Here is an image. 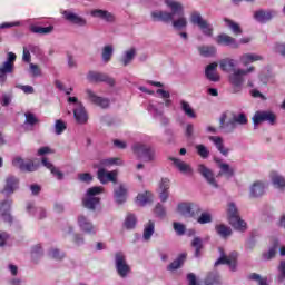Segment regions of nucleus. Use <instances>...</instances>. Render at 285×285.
I'll use <instances>...</instances> for the list:
<instances>
[{"mask_svg":"<svg viewBox=\"0 0 285 285\" xmlns=\"http://www.w3.org/2000/svg\"><path fill=\"white\" fill-rule=\"evenodd\" d=\"M167 8L171 12L155 10L150 12L151 21H161L163 23H171L174 30H186L188 28V19L184 14V4L175 0H165Z\"/></svg>","mask_w":285,"mask_h":285,"instance_id":"nucleus-1","label":"nucleus"},{"mask_svg":"<svg viewBox=\"0 0 285 285\" xmlns=\"http://www.w3.org/2000/svg\"><path fill=\"white\" fill-rule=\"evenodd\" d=\"M228 114H222L219 118V130L223 135H233L235 130H237V126H247L248 125V117L244 112L230 114V118L228 120Z\"/></svg>","mask_w":285,"mask_h":285,"instance_id":"nucleus-2","label":"nucleus"},{"mask_svg":"<svg viewBox=\"0 0 285 285\" xmlns=\"http://www.w3.org/2000/svg\"><path fill=\"white\" fill-rule=\"evenodd\" d=\"M227 217L230 226L239 233H246L248 225L239 217V209L235 203H228L227 205Z\"/></svg>","mask_w":285,"mask_h":285,"instance_id":"nucleus-3","label":"nucleus"},{"mask_svg":"<svg viewBox=\"0 0 285 285\" xmlns=\"http://www.w3.org/2000/svg\"><path fill=\"white\" fill-rule=\"evenodd\" d=\"M104 193V187L95 186L87 189L86 196L82 198V205L87 210H97V206L101 204V198L98 195Z\"/></svg>","mask_w":285,"mask_h":285,"instance_id":"nucleus-4","label":"nucleus"},{"mask_svg":"<svg viewBox=\"0 0 285 285\" xmlns=\"http://www.w3.org/2000/svg\"><path fill=\"white\" fill-rule=\"evenodd\" d=\"M253 72H255V67L250 66L247 69L237 68L229 75L228 81L230 86H233L234 92H239V90H242V87L244 86V81H246L244 77Z\"/></svg>","mask_w":285,"mask_h":285,"instance_id":"nucleus-5","label":"nucleus"},{"mask_svg":"<svg viewBox=\"0 0 285 285\" xmlns=\"http://www.w3.org/2000/svg\"><path fill=\"white\" fill-rule=\"evenodd\" d=\"M189 21L191 26H197V28H199V30L205 37H213V32H214L213 24H210L208 20L204 19V17L202 16V12L191 11L189 16Z\"/></svg>","mask_w":285,"mask_h":285,"instance_id":"nucleus-6","label":"nucleus"},{"mask_svg":"<svg viewBox=\"0 0 285 285\" xmlns=\"http://www.w3.org/2000/svg\"><path fill=\"white\" fill-rule=\"evenodd\" d=\"M219 258L214 263V266L226 265L229 267L232 273H237V259L239 257V253L236 250L230 252L228 255L224 252V248L219 247Z\"/></svg>","mask_w":285,"mask_h":285,"instance_id":"nucleus-7","label":"nucleus"},{"mask_svg":"<svg viewBox=\"0 0 285 285\" xmlns=\"http://www.w3.org/2000/svg\"><path fill=\"white\" fill-rule=\"evenodd\" d=\"M131 150L134 155H137L140 159H144V161L150 163L155 161L157 159V155L155 154V149L150 147V145L136 142L131 147Z\"/></svg>","mask_w":285,"mask_h":285,"instance_id":"nucleus-8","label":"nucleus"},{"mask_svg":"<svg viewBox=\"0 0 285 285\" xmlns=\"http://www.w3.org/2000/svg\"><path fill=\"white\" fill-rule=\"evenodd\" d=\"M68 104H71L73 107V117L76 121L80 125L88 124V111L83 102L79 101L78 97H69Z\"/></svg>","mask_w":285,"mask_h":285,"instance_id":"nucleus-9","label":"nucleus"},{"mask_svg":"<svg viewBox=\"0 0 285 285\" xmlns=\"http://www.w3.org/2000/svg\"><path fill=\"white\" fill-rule=\"evenodd\" d=\"M115 266L117 274L122 279H126L128 275H130V265H128V262L126 261V255L121 252H117L115 254Z\"/></svg>","mask_w":285,"mask_h":285,"instance_id":"nucleus-10","label":"nucleus"},{"mask_svg":"<svg viewBox=\"0 0 285 285\" xmlns=\"http://www.w3.org/2000/svg\"><path fill=\"white\" fill-rule=\"evenodd\" d=\"M252 121H253L255 128H257V126H259V124H264V121H267V124H269V126H275V124L277 121V116L273 111L258 110L254 114Z\"/></svg>","mask_w":285,"mask_h":285,"instance_id":"nucleus-11","label":"nucleus"},{"mask_svg":"<svg viewBox=\"0 0 285 285\" xmlns=\"http://www.w3.org/2000/svg\"><path fill=\"white\" fill-rule=\"evenodd\" d=\"M95 168H98L97 177L100 184H108V181H112V184H117V171H108L105 166H101L99 163L95 165Z\"/></svg>","mask_w":285,"mask_h":285,"instance_id":"nucleus-12","label":"nucleus"},{"mask_svg":"<svg viewBox=\"0 0 285 285\" xmlns=\"http://www.w3.org/2000/svg\"><path fill=\"white\" fill-rule=\"evenodd\" d=\"M87 79L90 83H107L111 88L115 86V79L102 72L89 71Z\"/></svg>","mask_w":285,"mask_h":285,"instance_id":"nucleus-13","label":"nucleus"},{"mask_svg":"<svg viewBox=\"0 0 285 285\" xmlns=\"http://www.w3.org/2000/svg\"><path fill=\"white\" fill-rule=\"evenodd\" d=\"M17 190H19V178L14 175L7 176L4 180V187L1 190V194L8 197L10 195H13Z\"/></svg>","mask_w":285,"mask_h":285,"instance_id":"nucleus-14","label":"nucleus"},{"mask_svg":"<svg viewBox=\"0 0 285 285\" xmlns=\"http://www.w3.org/2000/svg\"><path fill=\"white\" fill-rule=\"evenodd\" d=\"M197 171L204 179L212 186V188H219V184H217V179H215V174L213 173V169L206 167V165L200 164L197 167Z\"/></svg>","mask_w":285,"mask_h":285,"instance_id":"nucleus-15","label":"nucleus"},{"mask_svg":"<svg viewBox=\"0 0 285 285\" xmlns=\"http://www.w3.org/2000/svg\"><path fill=\"white\" fill-rule=\"evenodd\" d=\"M214 161L219 168L218 177H227V179L235 177V169L228 163H224L219 157H215Z\"/></svg>","mask_w":285,"mask_h":285,"instance_id":"nucleus-16","label":"nucleus"},{"mask_svg":"<svg viewBox=\"0 0 285 285\" xmlns=\"http://www.w3.org/2000/svg\"><path fill=\"white\" fill-rule=\"evenodd\" d=\"M78 226L87 235H97V226L92 224L85 215L78 216Z\"/></svg>","mask_w":285,"mask_h":285,"instance_id":"nucleus-17","label":"nucleus"},{"mask_svg":"<svg viewBox=\"0 0 285 285\" xmlns=\"http://www.w3.org/2000/svg\"><path fill=\"white\" fill-rule=\"evenodd\" d=\"M87 99L95 104V106H99V108H108L110 106V100L108 98L99 97L91 89H86Z\"/></svg>","mask_w":285,"mask_h":285,"instance_id":"nucleus-18","label":"nucleus"},{"mask_svg":"<svg viewBox=\"0 0 285 285\" xmlns=\"http://www.w3.org/2000/svg\"><path fill=\"white\" fill-rule=\"evenodd\" d=\"M62 14L65 19L70 21V23H73V26H78L79 28H86V26H88V20L75 12L66 10Z\"/></svg>","mask_w":285,"mask_h":285,"instance_id":"nucleus-19","label":"nucleus"},{"mask_svg":"<svg viewBox=\"0 0 285 285\" xmlns=\"http://www.w3.org/2000/svg\"><path fill=\"white\" fill-rule=\"evenodd\" d=\"M90 14L94 17V19H101V21H105L106 23H115V21H117L114 13L108 10L95 9L90 12Z\"/></svg>","mask_w":285,"mask_h":285,"instance_id":"nucleus-20","label":"nucleus"},{"mask_svg":"<svg viewBox=\"0 0 285 285\" xmlns=\"http://www.w3.org/2000/svg\"><path fill=\"white\" fill-rule=\"evenodd\" d=\"M276 14H277V12H275L273 10L266 11L264 9H259L254 12V19L258 23H268V21L273 20V17H276Z\"/></svg>","mask_w":285,"mask_h":285,"instance_id":"nucleus-21","label":"nucleus"},{"mask_svg":"<svg viewBox=\"0 0 285 285\" xmlns=\"http://www.w3.org/2000/svg\"><path fill=\"white\" fill-rule=\"evenodd\" d=\"M168 160L173 163V166L179 170L183 175H193V167L188 165L186 161L176 158V157H168Z\"/></svg>","mask_w":285,"mask_h":285,"instance_id":"nucleus-22","label":"nucleus"},{"mask_svg":"<svg viewBox=\"0 0 285 285\" xmlns=\"http://www.w3.org/2000/svg\"><path fill=\"white\" fill-rule=\"evenodd\" d=\"M208 139L209 141H213L216 150H218L223 157H228V155H230V148L224 145V138H222V136H209Z\"/></svg>","mask_w":285,"mask_h":285,"instance_id":"nucleus-23","label":"nucleus"},{"mask_svg":"<svg viewBox=\"0 0 285 285\" xmlns=\"http://www.w3.org/2000/svg\"><path fill=\"white\" fill-rule=\"evenodd\" d=\"M197 205L195 203H180L177 206V212L183 217H195V209Z\"/></svg>","mask_w":285,"mask_h":285,"instance_id":"nucleus-24","label":"nucleus"},{"mask_svg":"<svg viewBox=\"0 0 285 285\" xmlns=\"http://www.w3.org/2000/svg\"><path fill=\"white\" fill-rule=\"evenodd\" d=\"M135 57H137V49L130 48L122 52L121 57L118 59L119 63L126 68V66H130L132 61H135Z\"/></svg>","mask_w":285,"mask_h":285,"instance_id":"nucleus-25","label":"nucleus"},{"mask_svg":"<svg viewBox=\"0 0 285 285\" xmlns=\"http://www.w3.org/2000/svg\"><path fill=\"white\" fill-rule=\"evenodd\" d=\"M128 197V188L126 185H119L114 189V199L118 204H125Z\"/></svg>","mask_w":285,"mask_h":285,"instance_id":"nucleus-26","label":"nucleus"},{"mask_svg":"<svg viewBox=\"0 0 285 285\" xmlns=\"http://www.w3.org/2000/svg\"><path fill=\"white\" fill-rule=\"evenodd\" d=\"M216 43H218V46H232V48H239L237 40L226 33L218 35L216 38Z\"/></svg>","mask_w":285,"mask_h":285,"instance_id":"nucleus-27","label":"nucleus"},{"mask_svg":"<svg viewBox=\"0 0 285 285\" xmlns=\"http://www.w3.org/2000/svg\"><path fill=\"white\" fill-rule=\"evenodd\" d=\"M14 71V63L3 62L0 67V83L3 85L8 81V75Z\"/></svg>","mask_w":285,"mask_h":285,"instance_id":"nucleus-28","label":"nucleus"},{"mask_svg":"<svg viewBox=\"0 0 285 285\" xmlns=\"http://www.w3.org/2000/svg\"><path fill=\"white\" fill-rule=\"evenodd\" d=\"M219 67L223 72H235L237 70V61L233 58H225L219 61Z\"/></svg>","mask_w":285,"mask_h":285,"instance_id":"nucleus-29","label":"nucleus"},{"mask_svg":"<svg viewBox=\"0 0 285 285\" xmlns=\"http://www.w3.org/2000/svg\"><path fill=\"white\" fill-rule=\"evenodd\" d=\"M205 76L209 81H214L215 83L219 81L220 77L217 73V62H213L206 67Z\"/></svg>","mask_w":285,"mask_h":285,"instance_id":"nucleus-30","label":"nucleus"},{"mask_svg":"<svg viewBox=\"0 0 285 285\" xmlns=\"http://www.w3.org/2000/svg\"><path fill=\"white\" fill-rule=\"evenodd\" d=\"M239 61L243 66H249V63H255V61H264V57L257 53H244L239 57Z\"/></svg>","mask_w":285,"mask_h":285,"instance_id":"nucleus-31","label":"nucleus"},{"mask_svg":"<svg viewBox=\"0 0 285 285\" xmlns=\"http://www.w3.org/2000/svg\"><path fill=\"white\" fill-rule=\"evenodd\" d=\"M265 190H266V184H264V181L258 180L252 185L249 189V195L250 197H254V198L262 197Z\"/></svg>","mask_w":285,"mask_h":285,"instance_id":"nucleus-32","label":"nucleus"},{"mask_svg":"<svg viewBox=\"0 0 285 285\" xmlns=\"http://www.w3.org/2000/svg\"><path fill=\"white\" fill-rule=\"evenodd\" d=\"M187 257L188 254L186 253L179 254L177 258L167 266V271H179V268L184 266V263L186 262Z\"/></svg>","mask_w":285,"mask_h":285,"instance_id":"nucleus-33","label":"nucleus"},{"mask_svg":"<svg viewBox=\"0 0 285 285\" xmlns=\"http://www.w3.org/2000/svg\"><path fill=\"white\" fill-rule=\"evenodd\" d=\"M42 166H45V168H48V170H50L51 175H53V177H56L57 179L61 180L63 179V173H61V170H59V168L55 167V165H52V163L48 161V158H42Z\"/></svg>","mask_w":285,"mask_h":285,"instance_id":"nucleus-34","label":"nucleus"},{"mask_svg":"<svg viewBox=\"0 0 285 285\" xmlns=\"http://www.w3.org/2000/svg\"><path fill=\"white\" fill-rule=\"evenodd\" d=\"M271 179H272V184H273V186H275V188H278V190H285L284 176L279 175L277 171H272Z\"/></svg>","mask_w":285,"mask_h":285,"instance_id":"nucleus-35","label":"nucleus"},{"mask_svg":"<svg viewBox=\"0 0 285 285\" xmlns=\"http://www.w3.org/2000/svg\"><path fill=\"white\" fill-rule=\"evenodd\" d=\"M277 248H279V242H274V245L265 253L262 254L263 262H271V259H275L277 255Z\"/></svg>","mask_w":285,"mask_h":285,"instance_id":"nucleus-36","label":"nucleus"},{"mask_svg":"<svg viewBox=\"0 0 285 285\" xmlns=\"http://www.w3.org/2000/svg\"><path fill=\"white\" fill-rule=\"evenodd\" d=\"M153 235H155V222L148 220V223L145 224L144 227L142 239L145 242H150Z\"/></svg>","mask_w":285,"mask_h":285,"instance_id":"nucleus-37","label":"nucleus"},{"mask_svg":"<svg viewBox=\"0 0 285 285\" xmlns=\"http://www.w3.org/2000/svg\"><path fill=\"white\" fill-rule=\"evenodd\" d=\"M215 230L223 239H226V237H230V235H233V229L224 224L216 225Z\"/></svg>","mask_w":285,"mask_h":285,"instance_id":"nucleus-38","label":"nucleus"},{"mask_svg":"<svg viewBox=\"0 0 285 285\" xmlns=\"http://www.w3.org/2000/svg\"><path fill=\"white\" fill-rule=\"evenodd\" d=\"M198 52L202 57H215L217 48L214 46H200L198 47Z\"/></svg>","mask_w":285,"mask_h":285,"instance_id":"nucleus-39","label":"nucleus"},{"mask_svg":"<svg viewBox=\"0 0 285 285\" xmlns=\"http://www.w3.org/2000/svg\"><path fill=\"white\" fill-rule=\"evenodd\" d=\"M98 164L105 166V168H109V166H124V160L121 158H107L99 160Z\"/></svg>","mask_w":285,"mask_h":285,"instance_id":"nucleus-40","label":"nucleus"},{"mask_svg":"<svg viewBox=\"0 0 285 285\" xmlns=\"http://www.w3.org/2000/svg\"><path fill=\"white\" fill-rule=\"evenodd\" d=\"M180 108L185 112V115L187 117H189L190 119H196L197 118V114H195V110H193V107H190V104H188V101L181 100L180 101Z\"/></svg>","mask_w":285,"mask_h":285,"instance_id":"nucleus-41","label":"nucleus"},{"mask_svg":"<svg viewBox=\"0 0 285 285\" xmlns=\"http://www.w3.org/2000/svg\"><path fill=\"white\" fill-rule=\"evenodd\" d=\"M124 226L127 230H134L137 226V216L135 214H128L125 218Z\"/></svg>","mask_w":285,"mask_h":285,"instance_id":"nucleus-42","label":"nucleus"},{"mask_svg":"<svg viewBox=\"0 0 285 285\" xmlns=\"http://www.w3.org/2000/svg\"><path fill=\"white\" fill-rule=\"evenodd\" d=\"M193 248H195L194 257H202V248H204V240L200 237H194L191 242Z\"/></svg>","mask_w":285,"mask_h":285,"instance_id":"nucleus-43","label":"nucleus"},{"mask_svg":"<svg viewBox=\"0 0 285 285\" xmlns=\"http://www.w3.org/2000/svg\"><path fill=\"white\" fill-rule=\"evenodd\" d=\"M137 203L139 204V206H146V205L153 203V194L149 191L139 194L137 196Z\"/></svg>","mask_w":285,"mask_h":285,"instance_id":"nucleus-44","label":"nucleus"},{"mask_svg":"<svg viewBox=\"0 0 285 285\" xmlns=\"http://www.w3.org/2000/svg\"><path fill=\"white\" fill-rule=\"evenodd\" d=\"M195 150L197 155L202 157V159H208L210 157V150L204 144L196 145Z\"/></svg>","mask_w":285,"mask_h":285,"instance_id":"nucleus-45","label":"nucleus"},{"mask_svg":"<svg viewBox=\"0 0 285 285\" xmlns=\"http://www.w3.org/2000/svg\"><path fill=\"white\" fill-rule=\"evenodd\" d=\"M31 32L35 35H50L52 30H55V27H39V26H31L30 28Z\"/></svg>","mask_w":285,"mask_h":285,"instance_id":"nucleus-46","label":"nucleus"},{"mask_svg":"<svg viewBox=\"0 0 285 285\" xmlns=\"http://www.w3.org/2000/svg\"><path fill=\"white\" fill-rule=\"evenodd\" d=\"M112 52H115V49L110 45H107L102 48V61L105 63H108V61L112 59Z\"/></svg>","mask_w":285,"mask_h":285,"instance_id":"nucleus-47","label":"nucleus"},{"mask_svg":"<svg viewBox=\"0 0 285 285\" xmlns=\"http://www.w3.org/2000/svg\"><path fill=\"white\" fill-rule=\"evenodd\" d=\"M225 23H227L228 28L234 32V35H242V27L239 24L230 19L225 18Z\"/></svg>","mask_w":285,"mask_h":285,"instance_id":"nucleus-48","label":"nucleus"},{"mask_svg":"<svg viewBox=\"0 0 285 285\" xmlns=\"http://www.w3.org/2000/svg\"><path fill=\"white\" fill-rule=\"evenodd\" d=\"M198 224H212L213 223V214L208 212H203L199 217L197 218Z\"/></svg>","mask_w":285,"mask_h":285,"instance_id":"nucleus-49","label":"nucleus"},{"mask_svg":"<svg viewBox=\"0 0 285 285\" xmlns=\"http://www.w3.org/2000/svg\"><path fill=\"white\" fill-rule=\"evenodd\" d=\"M49 257L51 259H56V262H61V259H63V257H66V253L60 252L58 248H51L49 250Z\"/></svg>","mask_w":285,"mask_h":285,"instance_id":"nucleus-50","label":"nucleus"},{"mask_svg":"<svg viewBox=\"0 0 285 285\" xmlns=\"http://www.w3.org/2000/svg\"><path fill=\"white\" fill-rule=\"evenodd\" d=\"M24 117H26L24 126H31L32 127V126H36V124H39V119L32 112H26Z\"/></svg>","mask_w":285,"mask_h":285,"instance_id":"nucleus-51","label":"nucleus"},{"mask_svg":"<svg viewBox=\"0 0 285 285\" xmlns=\"http://www.w3.org/2000/svg\"><path fill=\"white\" fill-rule=\"evenodd\" d=\"M173 226H174V230H175L176 235H179V236L186 235V225H184L181 223L174 222Z\"/></svg>","mask_w":285,"mask_h":285,"instance_id":"nucleus-52","label":"nucleus"},{"mask_svg":"<svg viewBox=\"0 0 285 285\" xmlns=\"http://www.w3.org/2000/svg\"><path fill=\"white\" fill-rule=\"evenodd\" d=\"M29 73L32 77H41V69L39 68V65L29 62Z\"/></svg>","mask_w":285,"mask_h":285,"instance_id":"nucleus-53","label":"nucleus"},{"mask_svg":"<svg viewBox=\"0 0 285 285\" xmlns=\"http://www.w3.org/2000/svg\"><path fill=\"white\" fill-rule=\"evenodd\" d=\"M35 170H39V164L32 161L24 163V167L22 168L23 173H35Z\"/></svg>","mask_w":285,"mask_h":285,"instance_id":"nucleus-54","label":"nucleus"},{"mask_svg":"<svg viewBox=\"0 0 285 285\" xmlns=\"http://www.w3.org/2000/svg\"><path fill=\"white\" fill-rule=\"evenodd\" d=\"M66 128L67 126H66V122H63V120H56V124H55L56 135H62Z\"/></svg>","mask_w":285,"mask_h":285,"instance_id":"nucleus-55","label":"nucleus"},{"mask_svg":"<svg viewBox=\"0 0 285 285\" xmlns=\"http://www.w3.org/2000/svg\"><path fill=\"white\" fill-rule=\"evenodd\" d=\"M148 112H151L153 115H155V117H161V115H164V110L158 109L157 106L149 104L147 107Z\"/></svg>","mask_w":285,"mask_h":285,"instance_id":"nucleus-56","label":"nucleus"},{"mask_svg":"<svg viewBox=\"0 0 285 285\" xmlns=\"http://www.w3.org/2000/svg\"><path fill=\"white\" fill-rule=\"evenodd\" d=\"M155 215H157L158 217H166V207H164V205L161 204H157L155 209H154Z\"/></svg>","mask_w":285,"mask_h":285,"instance_id":"nucleus-57","label":"nucleus"},{"mask_svg":"<svg viewBox=\"0 0 285 285\" xmlns=\"http://www.w3.org/2000/svg\"><path fill=\"white\" fill-rule=\"evenodd\" d=\"M78 179L82 181V184H90V181H92V175H90V173L79 174Z\"/></svg>","mask_w":285,"mask_h":285,"instance_id":"nucleus-58","label":"nucleus"},{"mask_svg":"<svg viewBox=\"0 0 285 285\" xmlns=\"http://www.w3.org/2000/svg\"><path fill=\"white\" fill-rule=\"evenodd\" d=\"M112 144L118 150H126L128 148V142H126V140L115 139Z\"/></svg>","mask_w":285,"mask_h":285,"instance_id":"nucleus-59","label":"nucleus"},{"mask_svg":"<svg viewBox=\"0 0 285 285\" xmlns=\"http://www.w3.org/2000/svg\"><path fill=\"white\" fill-rule=\"evenodd\" d=\"M9 239H10L9 233L0 232V248H3V246H7Z\"/></svg>","mask_w":285,"mask_h":285,"instance_id":"nucleus-60","label":"nucleus"},{"mask_svg":"<svg viewBox=\"0 0 285 285\" xmlns=\"http://www.w3.org/2000/svg\"><path fill=\"white\" fill-rule=\"evenodd\" d=\"M10 208H12V200L10 199L2 202L0 205L1 213H8L10 212Z\"/></svg>","mask_w":285,"mask_h":285,"instance_id":"nucleus-61","label":"nucleus"},{"mask_svg":"<svg viewBox=\"0 0 285 285\" xmlns=\"http://www.w3.org/2000/svg\"><path fill=\"white\" fill-rule=\"evenodd\" d=\"M12 164H13L14 168H19L20 170H23V167L26 166V161H23V158H21V157H16L12 160Z\"/></svg>","mask_w":285,"mask_h":285,"instance_id":"nucleus-62","label":"nucleus"},{"mask_svg":"<svg viewBox=\"0 0 285 285\" xmlns=\"http://www.w3.org/2000/svg\"><path fill=\"white\" fill-rule=\"evenodd\" d=\"M274 50L277 55H281V57H285V42L276 43Z\"/></svg>","mask_w":285,"mask_h":285,"instance_id":"nucleus-63","label":"nucleus"},{"mask_svg":"<svg viewBox=\"0 0 285 285\" xmlns=\"http://www.w3.org/2000/svg\"><path fill=\"white\" fill-rule=\"evenodd\" d=\"M278 271L281 273V275L278 276L279 282H284L285 279V261H282L279 266H278Z\"/></svg>","mask_w":285,"mask_h":285,"instance_id":"nucleus-64","label":"nucleus"}]
</instances>
